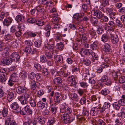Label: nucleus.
I'll return each mask as SVG.
<instances>
[{
	"instance_id": "55",
	"label": "nucleus",
	"mask_w": 125,
	"mask_h": 125,
	"mask_svg": "<svg viewBox=\"0 0 125 125\" xmlns=\"http://www.w3.org/2000/svg\"><path fill=\"white\" fill-rule=\"evenodd\" d=\"M89 34L91 38H92L95 36L96 34V33L95 31L93 29H92L91 30L89 31Z\"/></svg>"
},
{
	"instance_id": "20",
	"label": "nucleus",
	"mask_w": 125,
	"mask_h": 125,
	"mask_svg": "<svg viewBox=\"0 0 125 125\" xmlns=\"http://www.w3.org/2000/svg\"><path fill=\"white\" fill-rule=\"evenodd\" d=\"M99 110L96 107H93L90 111V114L92 115L95 116L97 115L98 114Z\"/></svg>"
},
{
	"instance_id": "8",
	"label": "nucleus",
	"mask_w": 125,
	"mask_h": 125,
	"mask_svg": "<svg viewBox=\"0 0 125 125\" xmlns=\"http://www.w3.org/2000/svg\"><path fill=\"white\" fill-rule=\"evenodd\" d=\"M101 26L102 28H104L105 30L108 31H114V29L113 28L110 26H108L107 24L102 22H101Z\"/></svg>"
},
{
	"instance_id": "42",
	"label": "nucleus",
	"mask_w": 125,
	"mask_h": 125,
	"mask_svg": "<svg viewBox=\"0 0 125 125\" xmlns=\"http://www.w3.org/2000/svg\"><path fill=\"white\" fill-rule=\"evenodd\" d=\"M11 120V118L10 116H7L5 119V125H9L10 123Z\"/></svg>"
},
{
	"instance_id": "31",
	"label": "nucleus",
	"mask_w": 125,
	"mask_h": 125,
	"mask_svg": "<svg viewBox=\"0 0 125 125\" xmlns=\"http://www.w3.org/2000/svg\"><path fill=\"white\" fill-rule=\"evenodd\" d=\"M54 83L56 85L60 84L62 82V80L60 77H58L55 78L53 80Z\"/></svg>"
},
{
	"instance_id": "57",
	"label": "nucleus",
	"mask_w": 125,
	"mask_h": 125,
	"mask_svg": "<svg viewBox=\"0 0 125 125\" xmlns=\"http://www.w3.org/2000/svg\"><path fill=\"white\" fill-rule=\"evenodd\" d=\"M116 24L118 27L121 28L123 27V25L120 20L116 19Z\"/></svg>"
},
{
	"instance_id": "21",
	"label": "nucleus",
	"mask_w": 125,
	"mask_h": 125,
	"mask_svg": "<svg viewBox=\"0 0 125 125\" xmlns=\"http://www.w3.org/2000/svg\"><path fill=\"white\" fill-rule=\"evenodd\" d=\"M54 55V58L56 61L58 63H61L62 62L63 58L62 56L55 54Z\"/></svg>"
},
{
	"instance_id": "32",
	"label": "nucleus",
	"mask_w": 125,
	"mask_h": 125,
	"mask_svg": "<svg viewBox=\"0 0 125 125\" xmlns=\"http://www.w3.org/2000/svg\"><path fill=\"white\" fill-rule=\"evenodd\" d=\"M57 48L60 50H62L64 48V45L63 43L62 42H60L59 43H57L56 44Z\"/></svg>"
},
{
	"instance_id": "41",
	"label": "nucleus",
	"mask_w": 125,
	"mask_h": 125,
	"mask_svg": "<svg viewBox=\"0 0 125 125\" xmlns=\"http://www.w3.org/2000/svg\"><path fill=\"white\" fill-rule=\"evenodd\" d=\"M37 87L36 83L34 80H32L31 81V88L32 90H34Z\"/></svg>"
},
{
	"instance_id": "39",
	"label": "nucleus",
	"mask_w": 125,
	"mask_h": 125,
	"mask_svg": "<svg viewBox=\"0 0 125 125\" xmlns=\"http://www.w3.org/2000/svg\"><path fill=\"white\" fill-rule=\"evenodd\" d=\"M101 4L104 7L108 5L109 4V0H102L101 1Z\"/></svg>"
},
{
	"instance_id": "1",
	"label": "nucleus",
	"mask_w": 125,
	"mask_h": 125,
	"mask_svg": "<svg viewBox=\"0 0 125 125\" xmlns=\"http://www.w3.org/2000/svg\"><path fill=\"white\" fill-rule=\"evenodd\" d=\"M58 14L56 13L54 14L53 15V17L52 21V29H58L61 26L59 24H58L59 20L57 17Z\"/></svg>"
},
{
	"instance_id": "53",
	"label": "nucleus",
	"mask_w": 125,
	"mask_h": 125,
	"mask_svg": "<svg viewBox=\"0 0 125 125\" xmlns=\"http://www.w3.org/2000/svg\"><path fill=\"white\" fill-rule=\"evenodd\" d=\"M80 17L78 13H76L73 15V19L76 20L80 22L81 20Z\"/></svg>"
},
{
	"instance_id": "63",
	"label": "nucleus",
	"mask_w": 125,
	"mask_h": 125,
	"mask_svg": "<svg viewBox=\"0 0 125 125\" xmlns=\"http://www.w3.org/2000/svg\"><path fill=\"white\" fill-rule=\"evenodd\" d=\"M27 73L25 71H22L21 73V76L23 79H25L27 77Z\"/></svg>"
},
{
	"instance_id": "49",
	"label": "nucleus",
	"mask_w": 125,
	"mask_h": 125,
	"mask_svg": "<svg viewBox=\"0 0 125 125\" xmlns=\"http://www.w3.org/2000/svg\"><path fill=\"white\" fill-rule=\"evenodd\" d=\"M40 61L42 63H45L47 61V59L45 56L44 55H42L40 56Z\"/></svg>"
},
{
	"instance_id": "37",
	"label": "nucleus",
	"mask_w": 125,
	"mask_h": 125,
	"mask_svg": "<svg viewBox=\"0 0 125 125\" xmlns=\"http://www.w3.org/2000/svg\"><path fill=\"white\" fill-rule=\"evenodd\" d=\"M8 110L6 108L4 107L3 108L2 111V114L3 117H6L8 115Z\"/></svg>"
},
{
	"instance_id": "62",
	"label": "nucleus",
	"mask_w": 125,
	"mask_h": 125,
	"mask_svg": "<svg viewBox=\"0 0 125 125\" xmlns=\"http://www.w3.org/2000/svg\"><path fill=\"white\" fill-rule=\"evenodd\" d=\"M115 91H119L120 89V86L118 83L115 84L114 86Z\"/></svg>"
},
{
	"instance_id": "6",
	"label": "nucleus",
	"mask_w": 125,
	"mask_h": 125,
	"mask_svg": "<svg viewBox=\"0 0 125 125\" xmlns=\"http://www.w3.org/2000/svg\"><path fill=\"white\" fill-rule=\"evenodd\" d=\"M25 28V25H19L18 27L19 29L18 31H17L15 33V35L17 37H19L22 34L21 31L24 30Z\"/></svg>"
},
{
	"instance_id": "56",
	"label": "nucleus",
	"mask_w": 125,
	"mask_h": 125,
	"mask_svg": "<svg viewBox=\"0 0 125 125\" xmlns=\"http://www.w3.org/2000/svg\"><path fill=\"white\" fill-rule=\"evenodd\" d=\"M35 22L36 25L39 26H42L44 24V22L41 20L36 21Z\"/></svg>"
},
{
	"instance_id": "16",
	"label": "nucleus",
	"mask_w": 125,
	"mask_h": 125,
	"mask_svg": "<svg viewBox=\"0 0 125 125\" xmlns=\"http://www.w3.org/2000/svg\"><path fill=\"white\" fill-rule=\"evenodd\" d=\"M18 99L23 106L28 105L27 102H26L27 100L24 98L23 95L20 96L18 97Z\"/></svg>"
},
{
	"instance_id": "48",
	"label": "nucleus",
	"mask_w": 125,
	"mask_h": 125,
	"mask_svg": "<svg viewBox=\"0 0 125 125\" xmlns=\"http://www.w3.org/2000/svg\"><path fill=\"white\" fill-rule=\"evenodd\" d=\"M36 20L33 18H30L27 20V22L29 23H33L35 22Z\"/></svg>"
},
{
	"instance_id": "24",
	"label": "nucleus",
	"mask_w": 125,
	"mask_h": 125,
	"mask_svg": "<svg viewBox=\"0 0 125 125\" xmlns=\"http://www.w3.org/2000/svg\"><path fill=\"white\" fill-rule=\"evenodd\" d=\"M36 9L37 12H39L43 14L45 12V9L41 5H39L36 6Z\"/></svg>"
},
{
	"instance_id": "30",
	"label": "nucleus",
	"mask_w": 125,
	"mask_h": 125,
	"mask_svg": "<svg viewBox=\"0 0 125 125\" xmlns=\"http://www.w3.org/2000/svg\"><path fill=\"white\" fill-rule=\"evenodd\" d=\"M90 21L91 23L94 25L96 26L98 23L97 19L95 17H92L90 18Z\"/></svg>"
},
{
	"instance_id": "18",
	"label": "nucleus",
	"mask_w": 125,
	"mask_h": 125,
	"mask_svg": "<svg viewBox=\"0 0 125 125\" xmlns=\"http://www.w3.org/2000/svg\"><path fill=\"white\" fill-rule=\"evenodd\" d=\"M14 94L12 92H8L7 98L9 102L11 101L14 99Z\"/></svg>"
},
{
	"instance_id": "45",
	"label": "nucleus",
	"mask_w": 125,
	"mask_h": 125,
	"mask_svg": "<svg viewBox=\"0 0 125 125\" xmlns=\"http://www.w3.org/2000/svg\"><path fill=\"white\" fill-rule=\"evenodd\" d=\"M108 77L107 75H104L102 77L100 81L102 82H105L108 81Z\"/></svg>"
},
{
	"instance_id": "9",
	"label": "nucleus",
	"mask_w": 125,
	"mask_h": 125,
	"mask_svg": "<svg viewBox=\"0 0 125 125\" xmlns=\"http://www.w3.org/2000/svg\"><path fill=\"white\" fill-rule=\"evenodd\" d=\"M13 61L12 58L10 57L2 59L1 62L4 65H9L12 63Z\"/></svg>"
},
{
	"instance_id": "43",
	"label": "nucleus",
	"mask_w": 125,
	"mask_h": 125,
	"mask_svg": "<svg viewBox=\"0 0 125 125\" xmlns=\"http://www.w3.org/2000/svg\"><path fill=\"white\" fill-rule=\"evenodd\" d=\"M71 97L72 99L76 101H78L79 99L77 95L75 93H73L71 94Z\"/></svg>"
},
{
	"instance_id": "14",
	"label": "nucleus",
	"mask_w": 125,
	"mask_h": 125,
	"mask_svg": "<svg viewBox=\"0 0 125 125\" xmlns=\"http://www.w3.org/2000/svg\"><path fill=\"white\" fill-rule=\"evenodd\" d=\"M4 38L6 44H7V45H9L11 43V41L12 39V37L11 35L10 34H6L5 35Z\"/></svg>"
},
{
	"instance_id": "11",
	"label": "nucleus",
	"mask_w": 125,
	"mask_h": 125,
	"mask_svg": "<svg viewBox=\"0 0 125 125\" xmlns=\"http://www.w3.org/2000/svg\"><path fill=\"white\" fill-rule=\"evenodd\" d=\"M13 21L11 17L7 18L4 19L3 22V25L8 27L10 25Z\"/></svg>"
},
{
	"instance_id": "35",
	"label": "nucleus",
	"mask_w": 125,
	"mask_h": 125,
	"mask_svg": "<svg viewBox=\"0 0 125 125\" xmlns=\"http://www.w3.org/2000/svg\"><path fill=\"white\" fill-rule=\"evenodd\" d=\"M30 104L32 107H35L36 105V102L34 99H31L29 101Z\"/></svg>"
},
{
	"instance_id": "13",
	"label": "nucleus",
	"mask_w": 125,
	"mask_h": 125,
	"mask_svg": "<svg viewBox=\"0 0 125 125\" xmlns=\"http://www.w3.org/2000/svg\"><path fill=\"white\" fill-rule=\"evenodd\" d=\"M92 13L93 15L96 16L99 19L103 17V14L100 11L94 10H92Z\"/></svg>"
},
{
	"instance_id": "54",
	"label": "nucleus",
	"mask_w": 125,
	"mask_h": 125,
	"mask_svg": "<svg viewBox=\"0 0 125 125\" xmlns=\"http://www.w3.org/2000/svg\"><path fill=\"white\" fill-rule=\"evenodd\" d=\"M21 107H20L19 109V111H17V113H20V114L22 115H26L27 113V112L25 111L24 109L23 108L22 110H21Z\"/></svg>"
},
{
	"instance_id": "7",
	"label": "nucleus",
	"mask_w": 125,
	"mask_h": 125,
	"mask_svg": "<svg viewBox=\"0 0 125 125\" xmlns=\"http://www.w3.org/2000/svg\"><path fill=\"white\" fill-rule=\"evenodd\" d=\"M61 119L63 122L66 124L69 122V115L65 113L63 115H60Z\"/></svg>"
},
{
	"instance_id": "52",
	"label": "nucleus",
	"mask_w": 125,
	"mask_h": 125,
	"mask_svg": "<svg viewBox=\"0 0 125 125\" xmlns=\"http://www.w3.org/2000/svg\"><path fill=\"white\" fill-rule=\"evenodd\" d=\"M42 42L40 40H37L34 42L35 46L37 47H39L41 44Z\"/></svg>"
},
{
	"instance_id": "2",
	"label": "nucleus",
	"mask_w": 125,
	"mask_h": 125,
	"mask_svg": "<svg viewBox=\"0 0 125 125\" xmlns=\"http://www.w3.org/2000/svg\"><path fill=\"white\" fill-rule=\"evenodd\" d=\"M4 68L0 69V81L2 83L4 82L7 79V74L6 73L7 69Z\"/></svg>"
},
{
	"instance_id": "34",
	"label": "nucleus",
	"mask_w": 125,
	"mask_h": 125,
	"mask_svg": "<svg viewBox=\"0 0 125 125\" xmlns=\"http://www.w3.org/2000/svg\"><path fill=\"white\" fill-rule=\"evenodd\" d=\"M45 104L41 101L38 102L37 104V106L41 109L44 108L45 106Z\"/></svg>"
},
{
	"instance_id": "29",
	"label": "nucleus",
	"mask_w": 125,
	"mask_h": 125,
	"mask_svg": "<svg viewBox=\"0 0 125 125\" xmlns=\"http://www.w3.org/2000/svg\"><path fill=\"white\" fill-rule=\"evenodd\" d=\"M110 91L108 90L106 88L102 90L101 92V94L104 96H106L109 94Z\"/></svg>"
},
{
	"instance_id": "40",
	"label": "nucleus",
	"mask_w": 125,
	"mask_h": 125,
	"mask_svg": "<svg viewBox=\"0 0 125 125\" xmlns=\"http://www.w3.org/2000/svg\"><path fill=\"white\" fill-rule=\"evenodd\" d=\"M86 66H88V68H86V69H87L88 70V74L89 75H90V74L89 73V71L90 70H91V66H90V64H91V62L90 61V60L87 59L86 60Z\"/></svg>"
},
{
	"instance_id": "22",
	"label": "nucleus",
	"mask_w": 125,
	"mask_h": 125,
	"mask_svg": "<svg viewBox=\"0 0 125 125\" xmlns=\"http://www.w3.org/2000/svg\"><path fill=\"white\" fill-rule=\"evenodd\" d=\"M68 106L65 103L62 104L60 106V112L61 113H63L65 112V111Z\"/></svg>"
},
{
	"instance_id": "61",
	"label": "nucleus",
	"mask_w": 125,
	"mask_h": 125,
	"mask_svg": "<svg viewBox=\"0 0 125 125\" xmlns=\"http://www.w3.org/2000/svg\"><path fill=\"white\" fill-rule=\"evenodd\" d=\"M35 76H36L35 73L33 72H32L29 74V77L30 79H33L35 77Z\"/></svg>"
},
{
	"instance_id": "46",
	"label": "nucleus",
	"mask_w": 125,
	"mask_h": 125,
	"mask_svg": "<svg viewBox=\"0 0 125 125\" xmlns=\"http://www.w3.org/2000/svg\"><path fill=\"white\" fill-rule=\"evenodd\" d=\"M5 69H6L7 71H7V72L6 73V74H7V76L8 74V73L10 71H14L16 70V67L15 66H12V67H11L10 69H9L8 68H5Z\"/></svg>"
},
{
	"instance_id": "59",
	"label": "nucleus",
	"mask_w": 125,
	"mask_h": 125,
	"mask_svg": "<svg viewBox=\"0 0 125 125\" xmlns=\"http://www.w3.org/2000/svg\"><path fill=\"white\" fill-rule=\"evenodd\" d=\"M45 54L48 59H51L53 57L52 55L48 52H45Z\"/></svg>"
},
{
	"instance_id": "17",
	"label": "nucleus",
	"mask_w": 125,
	"mask_h": 125,
	"mask_svg": "<svg viewBox=\"0 0 125 125\" xmlns=\"http://www.w3.org/2000/svg\"><path fill=\"white\" fill-rule=\"evenodd\" d=\"M58 107L54 104H52L51 105L50 111L54 115H55L57 111Z\"/></svg>"
},
{
	"instance_id": "15",
	"label": "nucleus",
	"mask_w": 125,
	"mask_h": 125,
	"mask_svg": "<svg viewBox=\"0 0 125 125\" xmlns=\"http://www.w3.org/2000/svg\"><path fill=\"white\" fill-rule=\"evenodd\" d=\"M118 117H121L122 118H125V108L122 107L120 109V112L117 114Z\"/></svg>"
},
{
	"instance_id": "25",
	"label": "nucleus",
	"mask_w": 125,
	"mask_h": 125,
	"mask_svg": "<svg viewBox=\"0 0 125 125\" xmlns=\"http://www.w3.org/2000/svg\"><path fill=\"white\" fill-rule=\"evenodd\" d=\"M23 108L25 109L27 113L30 115H32L33 113V111L31 109L29 106L28 105L23 106Z\"/></svg>"
},
{
	"instance_id": "12",
	"label": "nucleus",
	"mask_w": 125,
	"mask_h": 125,
	"mask_svg": "<svg viewBox=\"0 0 125 125\" xmlns=\"http://www.w3.org/2000/svg\"><path fill=\"white\" fill-rule=\"evenodd\" d=\"M111 37V41L112 43L114 44H116L119 41V38L116 35L112 34H110Z\"/></svg>"
},
{
	"instance_id": "64",
	"label": "nucleus",
	"mask_w": 125,
	"mask_h": 125,
	"mask_svg": "<svg viewBox=\"0 0 125 125\" xmlns=\"http://www.w3.org/2000/svg\"><path fill=\"white\" fill-rule=\"evenodd\" d=\"M34 66L38 71H40L41 69V66L40 64L37 63H35L34 65Z\"/></svg>"
},
{
	"instance_id": "47",
	"label": "nucleus",
	"mask_w": 125,
	"mask_h": 125,
	"mask_svg": "<svg viewBox=\"0 0 125 125\" xmlns=\"http://www.w3.org/2000/svg\"><path fill=\"white\" fill-rule=\"evenodd\" d=\"M81 42L84 43V45H86V34L85 33L82 34V37Z\"/></svg>"
},
{
	"instance_id": "4",
	"label": "nucleus",
	"mask_w": 125,
	"mask_h": 125,
	"mask_svg": "<svg viewBox=\"0 0 125 125\" xmlns=\"http://www.w3.org/2000/svg\"><path fill=\"white\" fill-rule=\"evenodd\" d=\"M24 16L23 15H18L15 17V19L18 22H20L21 23L19 25H24L25 24L24 20Z\"/></svg>"
},
{
	"instance_id": "5",
	"label": "nucleus",
	"mask_w": 125,
	"mask_h": 125,
	"mask_svg": "<svg viewBox=\"0 0 125 125\" xmlns=\"http://www.w3.org/2000/svg\"><path fill=\"white\" fill-rule=\"evenodd\" d=\"M16 91L17 93L21 94L27 93L28 89L24 86H19L16 88Z\"/></svg>"
},
{
	"instance_id": "3",
	"label": "nucleus",
	"mask_w": 125,
	"mask_h": 125,
	"mask_svg": "<svg viewBox=\"0 0 125 125\" xmlns=\"http://www.w3.org/2000/svg\"><path fill=\"white\" fill-rule=\"evenodd\" d=\"M10 57L14 62H18L20 61V56L17 53L13 52L10 55Z\"/></svg>"
},
{
	"instance_id": "51",
	"label": "nucleus",
	"mask_w": 125,
	"mask_h": 125,
	"mask_svg": "<svg viewBox=\"0 0 125 125\" xmlns=\"http://www.w3.org/2000/svg\"><path fill=\"white\" fill-rule=\"evenodd\" d=\"M42 74L44 76H45L48 75V71L47 69L45 68L42 69Z\"/></svg>"
},
{
	"instance_id": "38",
	"label": "nucleus",
	"mask_w": 125,
	"mask_h": 125,
	"mask_svg": "<svg viewBox=\"0 0 125 125\" xmlns=\"http://www.w3.org/2000/svg\"><path fill=\"white\" fill-rule=\"evenodd\" d=\"M32 47V46H27L25 49V52L28 54L31 53Z\"/></svg>"
},
{
	"instance_id": "26",
	"label": "nucleus",
	"mask_w": 125,
	"mask_h": 125,
	"mask_svg": "<svg viewBox=\"0 0 125 125\" xmlns=\"http://www.w3.org/2000/svg\"><path fill=\"white\" fill-rule=\"evenodd\" d=\"M17 78L16 74L14 73L11 74L9 79L12 82H15L17 81Z\"/></svg>"
},
{
	"instance_id": "58",
	"label": "nucleus",
	"mask_w": 125,
	"mask_h": 125,
	"mask_svg": "<svg viewBox=\"0 0 125 125\" xmlns=\"http://www.w3.org/2000/svg\"><path fill=\"white\" fill-rule=\"evenodd\" d=\"M75 115L73 114H71L70 116L69 115V123H70L73 121L75 119Z\"/></svg>"
},
{
	"instance_id": "50",
	"label": "nucleus",
	"mask_w": 125,
	"mask_h": 125,
	"mask_svg": "<svg viewBox=\"0 0 125 125\" xmlns=\"http://www.w3.org/2000/svg\"><path fill=\"white\" fill-rule=\"evenodd\" d=\"M97 42L95 41L91 44L92 48L93 50H95L97 48Z\"/></svg>"
},
{
	"instance_id": "60",
	"label": "nucleus",
	"mask_w": 125,
	"mask_h": 125,
	"mask_svg": "<svg viewBox=\"0 0 125 125\" xmlns=\"http://www.w3.org/2000/svg\"><path fill=\"white\" fill-rule=\"evenodd\" d=\"M117 103L120 106H124L125 105V102L121 99L119 100Z\"/></svg>"
},
{
	"instance_id": "23",
	"label": "nucleus",
	"mask_w": 125,
	"mask_h": 125,
	"mask_svg": "<svg viewBox=\"0 0 125 125\" xmlns=\"http://www.w3.org/2000/svg\"><path fill=\"white\" fill-rule=\"evenodd\" d=\"M104 65L106 67H107L109 65L111 62V59L109 58L105 57L104 58Z\"/></svg>"
},
{
	"instance_id": "44",
	"label": "nucleus",
	"mask_w": 125,
	"mask_h": 125,
	"mask_svg": "<svg viewBox=\"0 0 125 125\" xmlns=\"http://www.w3.org/2000/svg\"><path fill=\"white\" fill-rule=\"evenodd\" d=\"M55 122V119L54 118L50 119L47 122V125H52Z\"/></svg>"
},
{
	"instance_id": "19",
	"label": "nucleus",
	"mask_w": 125,
	"mask_h": 125,
	"mask_svg": "<svg viewBox=\"0 0 125 125\" xmlns=\"http://www.w3.org/2000/svg\"><path fill=\"white\" fill-rule=\"evenodd\" d=\"M110 39V36L108 34H104L102 35L101 37V41L104 42H105Z\"/></svg>"
},
{
	"instance_id": "27",
	"label": "nucleus",
	"mask_w": 125,
	"mask_h": 125,
	"mask_svg": "<svg viewBox=\"0 0 125 125\" xmlns=\"http://www.w3.org/2000/svg\"><path fill=\"white\" fill-rule=\"evenodd\" d=\"M62 35L60 33H58L56 35L55 40L57 42L59 41L62 40Z\"/></svg>"
},
{
	"instance_id": "10",
	"label": "nucleus",
	"mask_w": 125,
	"mask_h": 125,
	"mask_svg": "<svg viewBox=\"0 0 125 125\" xmlns=\"http://www.w3.org/2000/svg\"><path fill=\"white\" fill-rule=\"evenodd\" d=\"M103 49L104 52L106 53L110 54L112 52V50L110 48V46L107 43L104 45Z\"/></svg>"
},
{
	"instance_id": "36",
	"label": "nucleus",
	"mask_w": 125,
	"mask_h": 125,
	"mask_svg": "<svg viewBox=\"0 0 125 125\" xmlns=\"http://www.w3.org/2000/svg\"><path fill=\"white\" fill-rule=\"evenodd\" d=\"M39 123L42 124H43L45 123V119L43 117H39L38 118Z\"/></svg>"
},
{
	"instance_id": "28",
	"label": "nucleus",
	"mask_w": 125,
	"mask_h": 125,
	"mask_svg": "<svg viewBox=\"0 0 125 125\" xmlns=\"http://www.w3.org/2000/svg\"><path fill=\"white\" fill-rule=\"evenodd\" d=\"M11 106L12 108L14 110H17L20 109L19 105L16 102L12 103L11 105Z\"/></svg>"
},
{
	"instance_id": "33",
	"label": "nucleus",
	"mask_w": 125,
	"mask_h": 125,
	"mask_svg": "<svg viewBox=\"0 0 125 125\" xmlns=\"http://www.w3.org/2000/svg\"><path fill=\"white\" fill-rule=\"evenodd\" d=\"M113 106L114 108L117 110H119L121 106L117 102H114L113 104Z\"/></svg>"
}]
</instances>
